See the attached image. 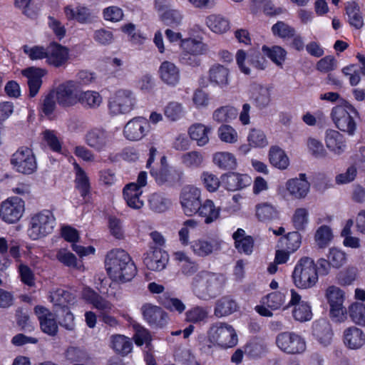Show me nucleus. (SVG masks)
Here are the masks:
<instances>
[{
  "label": "nucleus",
  "mask_w": 365,
  "mask_h": 365,
  "mask_svg": "<svg viewBox=\"0 0 365 365\" xmlns=\"http://www.w3.org/2000/svg\"><path fill=\"white\" fill-rule=\"evenodd\" d=\"M113 133L101 128H93L85 135V143L91 148L101 152L109 147L113 140Z\"/></svg>",
  "instance_id": "obj_12"
},
{
  "label": "nucleus",
  "mask_w": 365,
  "mask_h": 365,
  "mask_svg": "<svg viewBox=\"0 0 365 365\" xmlns=\"http://www.w3.org/2000/svg\"><path fill=\"white\" fill-rule=\"evenodd\" d=\"M217 136L224 143L234 144L238 141L237 130L230 125L222 124L217 128Z\"/></svg>",
  "instance_id": "obj_52"
},
{
  "label": "nucleus",
  "mask_w": 365,
  "mask_h": 365,
  "mask_svg": "<svg viewBox=\"0 0 365 365\" xmlns=\"http://www.w3.org/2000/svg\"><path fill=\"white\" fill-rule=\"evenodd\" d=\"M75 169L76 172V187L79 190L81 196L85 197L88 193L90 189L88 178L78 164H75Z\"/></svg>",
  "instance_id": "obj_56"
},
{
  "label": "nucleus",
  "mask_w": 365,
  "mask_h": 365,
  "mask_svg": "<svg viewBox=\"0 0 365 365\" xmlns=\"http://www.w3.org/2000/svg\"><path fill=\"white\" fill-rule=\"evenodd\" d=\"M251 98L260 108L267 106L271 100L270 90L265 86L254 83L250 86Z\"/></svg>",
  "instance_id": "obj_36"
},
{
  "label": "nucleus",
  "mask_w": 365,
  "mask_h": 365,
  "mask_svg": "<svg viewBox=\"0 0 365 365\" xmlns=\"http://www.w3.org/2000/svg\"><path fill=\"white\" fill-rule=\"evenodd\" d=\"M81 87L75 81H67L60 84L54 92L58 103L63 107H69L79 101Z\"/></svg>",
  "instance_id": "obj_11"
},
{
  "label": "nucleus",
  "mask_w": 365,
  "mask_h": 365,
  "mask_svg": "<svg viewBox=\"0 0 365 365\" xmlns=\"http://www.w3.org/2000/svg\"><path fill=\"white\" fill-rule=\"evenodd\" d=\"M324 140L327 148L334 155H341L346 148L344 137L337 130H327Z\"/></svg>",
  "instance_id": "obj_25"
},
{
  "label": "nucleus",
  "mask_w": 365,
  "mask_h": 365,
  "mask_svg": "<svg viewBox=\"0 0 365 365\" xmlns=\"http://www.w3.org/2000/svg\"><path fill=\"white\" fill-rule=\"evenodd\" d=\"M197 212L200 216L205 217L206 224H210L219 217L220 208L216 207L212 200H207L203 204L200 203Z\"/></svg>",
  "instance_id": "obj_44"
},
{
  "label": "nucleus",
  "mask_w": 365,
  "mask_h": 365,
  "mask_svg": "<svg viewBox=\"0 0 365 365\" xmlns=\"http://www.w3.org/2000/svg\"><path fill=\"white\" fill-rule=\"evenodd\" d=\"M211 127L202 123H195L188 129L190 138L195 140L198 146H204L209 143L208 133L211 131Z\"/></svg>",
  "instance_id": "obj_37"
},
{
  "label": "nucleus",
  "mask_w": 365,
  "mask_h": 365,
  "mask_svg": "<svg viewBox=\"0 0 365 365\" xmlns=\"http://www.w3.org/2000/svg\"><path fill=\"white\" fill-rule=\"evenodd\" d=\"M149 128L150 125L146 118L135 117L124 126L123 135L128 140L138 141L148 134Z\"/></svg>",
  "instance_id": "obj_16"
},
{
  "label": "nucleus",
  "mask_w": 365,
  "mask_h": 365,
  "mask_svg": "<svg viewBox=\"0 0 365 365\" xmlns=\"http://www.w3.org/2000/svg\"><path fill=\"white\" fill-rule=\"evenodd\" d=\"M230 70L220 64L210 67L208 72V80L214 86L222 89L227 88L230 85Z\"/></svg>",
  "instance_id": "obj_23"
},
{
  "label": "nucleus",
  "mask_w": 365,
  "mask_h": 365,
  "mask_svg": "<svg viewBox=\"0 0 365 365\" xmlns=\"http://www.w3.org/2000/svg\"><path fill=\"white\" fill-rule=\"evenodd\" d=\"M93 38L98 44L107 46L113 43L114 35L110 29L101 28L94 31Z\"/></svg>",
  "instance_id": "obj_61"
},
{
  "label": "nucleus",
  "mask_w": 365,
  "mask_h": 365,
  "mask_svg": "<svg viewBox=\"0 0 365 365\" xmlns=\"http://www.w3.org/2000/svg\"><path fill=\"white\" fill-rule=\"evenodd\" d=\"M56 258L58 262L66 267L77 268V259L76 256L66 249H59L56 251Z\"/></svg>",
  "instance_id": "obj_62"
},
{
  "label": "nucleus",
  "mask_w": 365,
  "mask_h": 365,
  "mask_svg": "<svg viewBox=\"0 0 365 365\" xmlns=\"http://www.w3.org/2000/svg\"><path fill=\"white\" fill-rule=\"evenodd\" d=\"M34 313L39 321L41 331L49 336H56L58 327L55 314L42 306L35 307Z\"/></svg>",
  "instance_id": "obj_17"
},
{
  "label": "nucleus",
  "mask_w": 365,
  "mask_h": 365,
  "mask_svg": "<svg viewBox=\"0 0 365 365\" xmlns=\"http://www.w3.org/2000/svg\"><path fill=\"white\" fill-rule=\"evenodd\" d=\"M238 304L231 296L226 295L215 302L214 314L218 318L231 315L238 310Z\"/></svg>",
  "instance_id": "obj_28"
},
{
  "label": "nucleus",
  "mask_w": 365,
  "mask_h": 365,
  "mask_svg": "<svg viewBox=\"0 0 365 365\" xmlns=\"http://www.w3.org/2000/svg\"><path fill=\"white\" fill-rule=\"evenodd\" d=\"M313 335L324 346L330 344L332 338L331 325L325 319L315 322L312 327Z\"/></svg>",
  "instance_id": "obj_33"
},
{
  "label": "nucleus",
  "mask_w": 365,
  "mask_h": 365,
  "mask_svg": "<svg viewBox=\"0 0 365 365\" xmlns=\"http://www.w3.org/2000/svg\"><path fill=\"white\" fill-rule=\"evenodd\" d=\"M307 145L309 151L315 158H321L327 155V151L323 144L317 139L309 137L307 140Z\"/></svg>",
  "instance_id": "obj_64"
},
{
  "label": "nucleus",
  "mask_w": 365,
  "mask_h": 365,
  "mask_svg": "<svg viewBox=\"0 0 365 365\" xmlns=\"http://www.w3.org/2000/svg\"><path fill=\"white\" fill-rule=\"evenodd\" d=\"M293 307L292 316L295 320L304 322L312 319L311 306L307 302L302 299L301 295L295 290H290V299L285 307L286 309Z\"/></svg>",
  "instance_id": "obj_15"
},
{
  "label": "nucleus",
  "mask_w": 365,
  "mask_h": 365,
  "mask_svg": "<svg viewBox=\"0 0 365 365\" xmlns=\"http://www.w3.org/2000/svg\"><path fill=\"white\" fill-rule=\"evenodd\" d=\"M83 297L94 308L100 311L101 314L110 312L113 309V304L90 288H86L83 291Z\"/></svg>",
  "instance_id": "obj_30"
},
{
  "label": "nucleus",
  "mask_w": 365,
  "mask_h": 365,
  "mask_svg": "<svg viewBox=\"0 0 365 365\" xmlns=\"http://www.w3.org/2000/svg\"><path fill=\"white\" fill-rule=\"evenodd\" d=\"M222 182L227 190L235 191L250 185L252 179L247 175L231 173L224 175L222 177Z\"/></svg>",
  "instance_id": "obj_26"
},
{
  "label": "nucleus",
  "mask_w": 365,
  "mask_h": 365,
  "mask_svg": "<svg viewBox=\"0 0 365 365\" xmlns=\"http://www.w3.org/2000/svg\"><path fill=\"white\" fill-rule=\"evenodd\" d=\"M182 165L189 169H198L202 167L204 156L199 151L192 150L185 153L180 156Z\"/></svg>",
  "instance_id": "obj_43"
},
{
  "label": "nucleus",
  "mask_w": 365,
  "mask_h": 365,
  "mask_svg": "<svg viewBox=\"0 0 365 365\" xmlns=\"http://www.w3.org/2000/svg\"><path fill=\"white\" fill-rule=\"evenodd\" d=\"M343 342L349 349H359L365 344V334L355 326L349 327L343 332Z\"/></svg>",
  "instance_id": "obj_22"
},
{
  "label": "nucleus",
  "mask_w": 365,
  "mask_h": 365,
  "mask_svg": "<svg viewBox=\"0 0 365 365\" xmlns=\"http://www.w3.org/2000/svg\"><path fill=\"white\" fill-rule=\"evenodd\" d=\"M25 210L24 201L19 197H10L0 205V218L5 222H17L23 216Z\"/></svg>",
  "instance_id": "obj_10"
},
{
  "label": "nucleus",
  "mask_w": 365,
  "mask_h": 365,
  "mask_svg": "<svg viewBox=\"0 0 365 365\" xmlns=\"http://www.w3.org/2000/svg\"><path fill=\"white\" fill-rule=\"evenodd\" d=\"M150 173L158 185H178L184 179V171L181 168L170 166L165 155L161 157L158 166L150 169Z\"/></svg>",
  "instance_id": "obj_5"
},
{
  "label": "nucleus",
  "mask_w": 365,
  "mask_h": 365,
  "mask_svg": "<svg viewBox=\"0 0 365 365\" xmlns=\"http://www.w3.org/2000/svg\"><path fill=\"white\" fill-rule=\"evenodd\" d=\"M78 103L82 104L84 107L96 108L102 103V97L96 91H87L83 92L81 89Z\"/></svg>",
  "instance_id": "obj_48"
},
{
  "label": "nucleus",
  "mask_w": 365,
  "mask_h": 365,
  "mask_svg": "<svg viewBox=\"0 0 365 365\" xmlns=\"http://www.w3.org/2000/svg\"><path fill=\"white\" fill-rule=\"evenodd\" d=\"M145 320L152 326L163 327L168 322V315L160 307L152 304H145L141 307Z\"/></svg>",
  "instance_id": "obj_18"
},
{
  "label": "nucleus",
  "mask_w": 365,
  "mask_h": 365,
  "mask_svg": "<svg viewBox=\"0 0 365 365\" xmlns=\"http://www.w3.org/2000/svg\"><path fill=\"white\" fill-rule=\"evenodd\" d=\"M110 346L117 354L125 356L128 354L133 349V343L131 340L121 334H114L110 337Z\"/></svg>",
  "instance_id": "obj_38"
},
{
  "label": "nucleus",
  "mask_w": 365,
  "mask_h": 365,
  "mask_svg": "<svg viewBox=\"0 0 365 365\" xmlns=\"http://www.w3.org/2000/svg\"><path fill=\"white\" fill-rule=\"evenodd\" d=\"M148 205L155 212H163L171 206V200L162 192L152 193L148 197Z\"/></svg>",
  "instance_id": "obj_39"
},
{
  "label": "nucleus",
  "mask_w": 365,
  "mask_h": 365,
  "mask_svg": "<svg viewBox=\"0 0 365 365\" xmlns=\"http://www.w3.org/2000/svg\"><path fill=\"white\" fill-rule=\"evenodd\" d=\"M50 299L54 306H59L61 307H66L68 304L72 303L74 300V297L70 292L62 289H58L51 292Z\"/></svg>",
  "instance_id": "obj_53"
},
{
  "label": "nucleus",
  "mask_w": 365,
  "mask_h": 365,
  "mask_svg": "<svg viewBox=\"0 0 365 365\" xmlns=\"http://www.w3.org/2000/svg\"><path fill=\"white\" fill-rule=\"evenodd\" d=\"M144 264L153 271H161L165 268L168 262V255L161 249L150 250L143 258Z\"/></svg>",
  "instance_id": "obj_19"
},
{
  "label": "nucleus",
  "mask_w": 365,
  "mask_h": 365,
  "mask_svg": "<svg viewBox=\"0 0 365 365\" xmlns=\"http://www.w3.org/2000/svg\"><path fill=\"white\" fill-rule=\"evenodd\" d=\"M327 259L332 267L339 269L346 263V256L343 251L336 248H331L327 255Z\"/></svg>",
  "instance_id": "obj_60"
},
{
  "label": "nucleus",
  "mask_w": 365,
  "mask_h": 365,
  "mask_svg": "<svg viewBox=\"0 0 365 365\" xmlns=\"http://www.w3.org/2000/svg\"><path fill=\"white\" fill-rule=\"evenodd\" d=\"M21 73L28 79L29 96L31 98L36 96L42 84L41 78L46 74V71L42 68L29 67L22 70Z\"/></svg>",
  "instance_id": "obj_21"
},
{
  "label": "nucleus",
  "mask_w": 365,
  "mask_h": 365,
  "mask_svg": "<svg viewBox=\"0 0 365 365\" xmlns=\"http://www.w3.org/2000/svg\"><path fill=\"white\" fill-rule=\"evenodd\" d=\"M292 225L297 230H304L309 222V212L304 207L297 208L292 217Z\"/></svg>",
  "instance_id": "obj_55"
},
{
  "label": "nucleus",
  "mask_w": 365,
  "mask_h": 365,
  "mask_svg": "<svg viewBox=\"0 0 365 365\" xmlns=\"http://www.w3.org/2000/svg\"><path fill=\"white\" fill-rule=\"evenodd\" d=\"M135 333L134 334V340L135 343L138 346H141L143 344H146V347L148 349V351H152L153 346L150 343L151 336L149 331L143 327L139 325L135 327Z\"/></svg>",
  "instance_id": "obj_59"
},
{
  "label": "nucleus",
  "mask_w": 365,
  "mask_h": 365,
  "mask_svg": "<svg viewBox=\"0 0 365 365\" xmlns=\"http://www.w3.org/2000/svg\"><path fill=\"white\" fill-rule=\"evenodd\" d=\"M11 164L17 173L31 175L37 169L36 157L28 147L22 146L17 149L11 157Z\"/></svg>",
  "instance_id": "obj_8"
},
{
  "label": "nucleus",
  "mask_w": 365,
  "mask_h": 365,
  "mask_svg": "<svg viewBox=\"0 0 365 365\" xmlns=\"http://www.w3.org/2000/svg\"><path fill=\"white\" fill-rule=\"evenodd\" d=\"M356 110L351 104L346 103L332 108L331 116L336 126L341 131L352 135L356 129V124L352 114L356 115Z\"/></svg>",
  "instance_id": "obj_7"
},
{
  "label": "nucleus",
  "mask_w": 365,
  "mask_h": 365,
  "mask_svg": "<svg viewBox=\"0 0 365 365\" xmlns=\"http://www.w3.org/2000/svg\"><path fill=\"white\" fill-rule=\"evenodd\" d=\"M180 47L182 51L196 55H202L206 51V46L201 40L192 38L182 39Z\"/></svg>",
  "instance_id": "obj_46"
},
{
  "label": "nucleus",
  "mask_w": 365,
  "mask_h": 365,
  "mask_svg": "<svg viewBox=\"0 0 365 365\" xmlns=\"http://www.w3.org/2000/svg\"><path fill=\"white\" fill-rule=\"evenodd\" d=\"M276 342L282 351L290 354H301L306 349L304 340L299 335L293 332L279 334L277 337Z\"/></svg>",
  "instance_id": "obj_13"
},
{
  "label": "nucleus",
  "mask_w": 365,
  "mask_h": 365,
  "mask_svg": "<svg viewBox=\"0 0 365 365\" xmlns=\"http://www.w3.org/2000/svg\"><path fill=\"white\" fill-rule=\"evenodd\" d=\"M136 102L135 95L132 91L120 89L110 98L108 109L114 115L127 114L135 108Z\"/></svg>",
  "instance_id": "obj_6"
},
{
  "label": "nucleus",
  "mask_w": 365,
  "mask_h": 365,
  "mask_svg": "<svg viewBox=\"0 0 365 365\" xmlns=\"http://www.w3.org/2000/svg\"><path fill=\"white\" fill-rule=\"evenodd\" d=\"M200 190L193 186L185 187L180 193V204L184 213L192 216L197 213L201 203Z\"/></svg>",
  "instance_id": "obj_14"
},
{
  "label": "nucleus",
  "mask_w": 365,
  "mask_h": 365,
  "mask_svg": "<svg viewBox=\"0 0 365 365\" xmlns=\"http://www.w3.org/2000/svg\"><path fill=\"white\" fill-rule=\"evenodd\" d=\"M208 317V310L205 307L195 306L185 313L186 321L192 323H199L205 320Z\"/></svg>",
  "instance_id": "obj_57"
},
{
  "label": "nucleus",
  "mask_w": 365,
  "mask_h": 365,
  "mask_svg": "<svg viewBox=\"0 0 365 365\" xmlns=\"http://www.w3.org/2000/svg\"><path fill=\"white\" fill-rule=\"evenodd\" d=\"M286 187L292 197L302 199L308 194L310 184L306 178V175L301 173L298 178L289 180L286 183Z\"/></svg>",
  "instance_id": "obj_24"
},
{
  "label": "nucleus",
  "mask_w": 365,
  "mask_h": 365,
  "mask_svg": "<svg viewBox=\"0 0 365 365\" xmlns=\"http://www.w3.org/2000/svg\"><path fill=\"white\" fill-rule=\"evenodd\" d=\"M205 23L211 31L217 34H225L230 28V21L221 14L208 15Z\"/></svg>",
  "instance_id": "obj_35"
},
{
  "label": "nucleus",
  "mask_w": 365,
  "mask_h": 365,
  "mask_svg": "<svg viewBox=\"0 0 365 365\" xmlns=\"http://www.w3.org/2000/svg\"><path fill=\"white\" fill-rule=\"evenodd\" d=\"M346 14L349 24L356 29L364 25V19L359 5L355 1H349L345 6Z\"/></svg>",
  "instance_id": "obj_40"
},
{
  "label": "nucleus",
  "mask_w": 365,
  "mask_h": 365,
  "mask_svg": "<svg viewBox=\"0 0 365 365\" xmlns=\"http://www.w3.org/2000/svg\"><path fill=\"white\" fill-rule=\"evenodd\" d=\"M235 247L240 253L250 255L254 247V240L251 236L246 235L243 229L238 228L232 235Z\"/></svg>",
  "instance_id": "obj_31"
},
{
  "label": "nucleus",
  "mask_w": 365,
  "mask_h": 365,
  "mask_svg": "<svg viewBox=\"0 0 365 365\" xmlns=\"http://www.w3.org/2000/svg\"><path fill=\"white\" fill-rule=\"evenodd\" d=\"M272 31L274 36L282 38L292 37L295 33L294 28L283 21H278L274 24L272 27Z\"/></svg>",
  "instance_id": "obj_63"
},
{
  "label": "nucleus",
  "mask_w": 365,
  "mask_h": 365,
  "mask_svg": "<svg viewBox=\"0 0 365 365\" xmlns=\"http://www.w3.org/2000/svg\"><path fill=\"white\" fill-rule=\"evenodd\" d=\"M68 59V50L67 48L57 43L51 45L47 61L49 64L56 67L64 65Z\"/></svg>",
  "instance_id": "obj_34"
},
{
  "label": "nucleus",
  "mask_w": 365,
  "mask_h": 365,
  "mask_svg": "<svg viewBox=\"0 0 365 365\" xmlns=\"http://www.w3.org/2000/svg\"><path fill=\"white\" fill-rule=\"evenodd\" d=\"M325 297L330 307H336L344 304L345 293L339 287L331 285L325 290Z\"/></svg>",
  "instance_id": "obj_49"
},
{
  "label": "nucleus",
  "mask_w": 365,
  "mask_h": 365,
  "mask_svg": "<svg viewBox=\"0 0 365 365\" xmlns=\"http://www.w3.org/2000/svg\"><path fill=\"white\" fill-rule=\"evenodd\" d=\"M351 320L356 324L365 326V304L359 302L351 304L349 308Z\"/></svg>",
  "instance_id": "obj_54"
},
{
  "label": "nucleus",
  "mask_w": 365,
  "mask_h": 365,
  "mask_svg": "<svg viewBox=\"0 0 365 365\" xmlns=\"http://www.w3.org/2000/svg\"><path fill=\"white\" fill-rule=\"evenodd\" d=\"M190 248L197 257H205L217 250L219 245L214 240L199 238L191 242Z\"/></svg>",
  "instance_id": "obj_29"
},
{
  "label": "nucleus",
  "mask_w": 365,
  "mask_h": 365,
  "mask_svg": "<svg viewBox=\"0 0 365 365\" xmlns=\"http://www.w3.org/2000/svg\"><path fill=\"white\" fill-rule=\"evenodd\" d=\"M255 215L261 222H267L278 217L277 208L269 202L259 203L255 207Z\"/></svg>",
  "instance_id": "obj_41"
},
{
  "label": "nucleus",
  "mask_w": 365,
  "mask_h": 365,
  "mask_svg": "<svg viewBox=\"0 0 365 365\" xmlns=\"http://www.w3.org/2000/svg\"><path fill=\"white\" fill-rule=\"evenodd\" d=\"M56 226V217L48 210H43L31 216L28 235L36 240L51 234Z\"/></svg>",
  "instance_id": "obj_4"
},
{
  "label": "nucleus",
  "mask_w": 365,
  "mask_h": 365,
  "mask_svg": "<svg viewBox=\"0 0 365 365\" xmlns=\"http://www.w3.org/2000/svg\"><path fill=\"white\" fill-rule=\"evenodd\" d=\"M143 190H139L134 183H129L123 189V197L127 205L133 209H140L144 202L141 199Z\"/></svg>",
  "instance_id": "obj_32"
},
{
  "label": "nucleus",
  "mask_w": 365,
  "mask_h": 365,
  "mask_svg": "<svg viewBox=\"0 0 365 365\" xmlns=\"http://www.w3.org/2000/svg\"><path fill=\"white\" fill-rule=\"evenodd\" d=\"M105 267L110 278L118 282H129L137 273L131 257L123 250L110 251L106 257Z\"/></svg>",
  "instance_id": "obj_2"
},
{
  "label": "nucleus",
  "mask_w": 365,
  "mask_h": 365,
  "mask_svg": "<svg viewBox=\"0 0 365 365\" xmlns=\"http://www.w3.org/2000/svg\"><path fill=\"white\" fill-rule=\"evenodd\" d=\"M158 73L161 81L169 86H175L180 81L179 68L170 61H163L159 67Z\"/></svg>",
  "instance_id": "obj_20"
},
{
  "label": "nucleus",
  "mask_w": 365,
  "mask_h": 365,
  "mask_svg": "<svg viewBox=\"0 0 365 365\" xmlns=\"http://www.w3.org/2000/svg\"><path fill=\"white\" fill-rule=\"evenodd\" d=\"M262 51L277 66H282L287 56V51L284 48L279 46H273L272 47L263 46Z\"/></svg>",
  "instance_id": "obj_47"
},
{
  "label": "nucleus",
  "mask_w": 365,
  "mask_h": 365,
  "mask_svg": "<svg viewBox=\"0 0 365 365\" xmlns=\"http://www.w3.org/2000/svg\"><path fill=\"white\" fill-rule=\"evenodd\" d=\"M270 163L281 170L286 169L289 164V158L283 150L278 147H272L269 150Z\"/></svg>",
  "instance_id": "obj_45"
},
{
  "label": "nucleus",
  "mask_w": 365,
  "mask_h": 365,
  "mask_svg": "<svg viewBox=\"0 0 365 365\" xmlns=\"http://www.w3.org/2000/svg\"><path fill=\"white\" fill-rule=\"evenodd\" d=\"M226 283L227 277L224 274L204 269L192 277L190 288L197 298L208 301L219 296Z\"/></svg>",
  "instance_id": "obj_1"
},
{
  "label": "nucleus",
  "mask_w": 365,
  "mask_h": 365,
  "mask_svg": "<svg viewBox=\"0 0 365 365\" xmlns=\"http://www.w3.org/2000/svg\"><path fill=\"white\" fill-rule=\"evenodd\" d=\"M64 12L68 20H75L83 24L91 23L95 18V16L88 8L81 5L75 8L67 6L64 9Z\"/></svg>",
  "instance_id": "obj_27"
},
{
  "label": "nucleus",
  "mask_w": 365,
  "mask_h": 365,
  "mask_svg": "<svg viewBox=\"0 0 365 365\" xmlns=\"http://www.w3.org/2000/svg\"><path fill=\"white\" fill-rule=\"evenodd\" d=\"M211 341L223 348H231L237 345V335L232 326L225 322H217L209 331Z\"/></svg>",
  "instance_id": "obj_9"
},
{
  "label": "nucleus",
  "mask_w": 365,
  "mask_h": 365,
  "mask_svg": "<svg viewBox=\"0 0 365 365\" xmlns=\"http://www.w3.org/2000/svg\"><path fill=\"white\" fill-rule=\"evenodd\" d=\"M294 285L302 289L314 287L318 282L317 264L308 257L301 258L296 264L292 272Z\"/></svg>",
  "instance_id": "obj_3"
},
{
  "label": "nucleus",
  "mask_w": 365,
  "mask_h": 365,
  "mask_svg": "<svg viewBox=\"0 0 365 365\" xmlns=\"http://www.w3.org/2000/svg\"><path fill=\"white\" fill-rule=\"evenodd\" d=\"M184 113L182 104L177 101H170L164 108V115L170 121L178 120L183 116Z\"/></svg>",
  "instance_id": "obj_51"
},
{
  "label": "nucleus",
  "mask_w": 365,
  "mask_h": 365,
  "mask_svg": "<svg viewBox=\"0 0 365 365\" xmlns=\"http://www.w3.org/2000/svg\"><path fill=\"white\" fill-rule=\"evenodd\" d=\"M247 140L254 148H263L268 144L264 132L256 128L250 130L247 136Z\"/></svg>",
  "instance_id": "obj_58"
},
{
  "label": "nucleus",
  "mask_w": 365,
  "mask_h": 365,
  "mask_svg": "<svg viewBox=\"0 0 365 365\" xmlns=\"http://www.w3.org/2000/svg\"><path fill=\"white\" fill-rule=\"evenodd\" d=\"M213 163L223 170H234L237 167L235 155L229 152H217L213 155Z\"/></svg>",
  "instance_id": "obj_42"
},
{
  "label": "nucleus",
  "mask_w": 365,
  "mask_h": 365,
  "mask_svg": "<svg viewBox=\"0 0 365 365\" xmlns=\"http://www.w3.org/2000/svg\"><path fill=\"white\" fill-rule=\"evenodd\" d=\"M237 115V109L232 106H222L212 113V119L217 123L230 122Z\"/></svg>",
  "instance_id": "obj_50"
}]
</instances>
